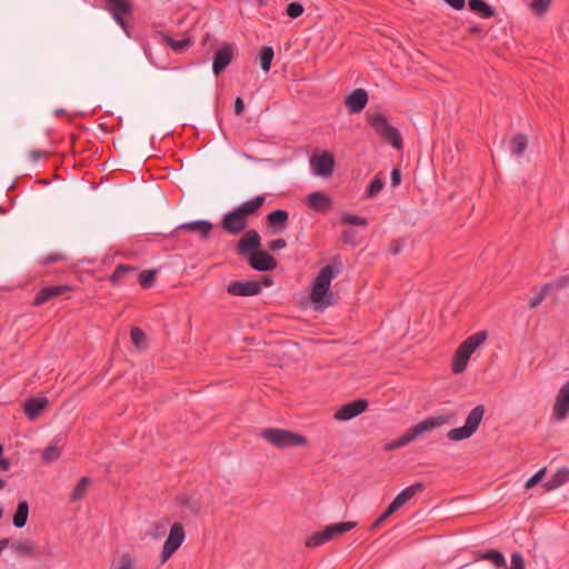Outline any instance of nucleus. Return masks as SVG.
Wrapping results in <instances>:
<instances>
[{"label": "nucleus", "instance_id": "nucleus-26", "mask_svg": "<svg viewBox=\"0 0 569 569\" xmlns=\"http://www.w3.org/2000/svg\"><path fill=\"white\" fill-rule=\"evenodd\" d=\"M29 516V503L27 500L18 502L17 509L13 513L12 523L17 528H23L27 525Z\"/></svg>", "mask_w": 569, "mask_h": 569}, {"label": "nucleus", "instance_id": "nucleus-55", "mask_svg": "<svg viewBox=\"0 0 569 569\" xmlns=\"http://www.w3.org/2000/svg\"><path fill=\"white\" fill-rule=\"evenodd\" d=\"M401 181V173L398 168H393L391 171V183L392 186H398Z\"/></svg>", "mask_w": 569, "mask_h": 569}, {"label": "nucleus", "instance_id": "nucleus-33", "mask_svg": "<svg viewBox=\"0 0 569 569\" xmlns=\"http://www.w3.org/2000/svg\"><path fill=\"white\" fill-rule=\"evenodd\" d=\"M381 138L389 142L390 144H392V147H395L396 149L400 150L402 147H403V141H402V138H401V134L400 132L398 131L397 128L395 127H391L390 129H388L386 132H383V134L381 136Z\"/></svg>", "mask_w": 569, "mask_h": 569}, {"label": "nucleus", "instance_id": "nucleus-59", "mask_svg": "<svg viewBox=\"0 0 569 569\" xmlns=\"http://www.w3.org/2000/svg\"><path fill=\"white\" fill-rule=\"evenodd\" d=\"M10 467H11V462H10V460H9L8 458H3V457H2V458L0 459V469H1L2 471H8V470L10 469Z\"/></svg>", "mask_w": 569, "mask_h": 569}, {"label": "nucleus", "instance_id": "nucleus-10", "mask_svg": "<svg viewBox=\"0 0 569 569\" xmlns=\"http://www.w3.org/2000/svg\"><path fill=\"white\" fill-rule=\"evenodd\" d=\"M248 220L237 210L223 214L220 227L229 234H239L246 230Z\"/></svg>", "mask_w": 569, "mask_h": 569}, {"label": "nucleus", "instance_id": "nucleus-32", "mask_svg": "<svg viewBox=\"0 0 569 569\" xmlns=\"http://www.w3.org/2000/svg\"><path fill=\"white\" fill-rule=\"evenodd\" d=\"M569 481V469L566 467L560 468L548 481L547 488L555 489Z\"/></svg>", "mask_w": 569, "mask_h": 569}, {"label": "nucleus", "instance_id": "nucleus-30", "mask_svg": "<svg viewBox=\"0 0 569 569\" xmlns=\"http://www.w3.org/2000/svg\"><path fill=\"white\" fill-rule=\"evenodd\" d=\"M91 483V478L89 477H82L80 478L79 482L76 485L74 489L72 490L69 500L70 502H77L84 498L87 489L89 485Z\"/></svg>", "mask_w": 569, "mask_h": 569}, {"label": "nucleus", "instance_id": "nucleus-24", "mask_svg": "<svg viewBox=\"0 0 569 569\" xmlns=\"http://www.w3.org/2000/svg\"><path fill=\"white\" fill-rule=\"evenodd\" d=\"M569 412V393H558L552 416L556 420L562 421L567 418Z\"/></svg>", "mask_w": 569, "mask_h": 569}, {"label": "nucleus", "instance_id": "nucleus-38", "mask_svg": "<svg viewBox=\"0 0 569 569\" xmlns=\"http://www.w3.org/2000/svg\"><path fill=\"white\" fill-rule=\"evenodd\" d=\"M551 289H552V284H550V283L543 284L541 287L539 293L530 299L529 307L531 309L538 307L548 297Z\"/></svg>", "mask_w": 569, "mask_h": 569}, {"label": "nucleus", "instance_id": "nucleus-52", "mask_svg": "<svg viewBox=\"0 0 569 569\" xmlns=\"http://www.w3.org/2000/svg\"><path fill=\"white\" fill-rule=\"evenodd\" d=\"M406 435L409 438L410 442L415 441L416 439L422 437L420 433V430L417 425L411 426L406 430Z\"/></svg>", "mask_w": 569, "mask_h": 569}, {"label": "nucleus", "instance_id": "nucleus-61", "mask_svg": "<svg viewBox=\"0 0 569 569\" xmlns=\"http://www.w3.org/2000/svg\"><path fill=\"white\" fill-rule=\"evenodd\" d=\"M320 533L322 535L323 540L326 542H328L329 540L332 539V535H331V532L329 531V529L327 527L323 530H321Z\"/></svg>", "mask_w": 569, "mask_h": 569}, {"label": "nucleus", "instance_id": "nucleus-58", "mask_svg": "<svg viewBox=\"0 0 569 569\" xmlns=\"http://www.w3.org/2000/svg\"><path fill=\"white\" fill-rule=\"evenodd\" d=\"M257 282L260 283V290L262 289V287H270L273 284V280L269 276L262 277L261 280Z\"/></svg>", "mask_w": 569, "mask_h": 569}, {"label": "nucleus", "instance_id": "nucleus-56", "mask_svg": "<svg viewBox=\"0 0 569 569\" xmlns=\"http://www.w3.org/2000/svg\"><path fill=\"white\" fill-rule=\"evenodd\" d=\"M387 520V518L381 513L370 526L369 530L370 531H375L377 530L385 521Z\"/></svg>", "mask_w": 569, "mask_h": 569}, {"label": "nucleus", "instance_id": "nucleus-48", "mask_svg": "<svg viewBox=\"0 0 569 569\" xmlns=\"http://www.w3.org/2000/svg\"><path fill=\"white\" fill-rule=\"evenodd\" d=\"M550 2L551 0H533L531 2V8L537 13H545L549 8Z\"/></svg>", "mask_w": 569, "mask_h": 569}, {"label": "nucleus", "instance_id": "nucleus-47", "mask_svg": "<svg viewBox=\"0 0 569 569\" xmlns=\"http://www.w3.org/2000/svg\"><path fill=\"white\" fill-rule=\"evenodd\" d=\"M546 473V468H542L540 469L539 471H537L532 477H530L526 483H525V488L526 489H531L533 488L535 486H537L543 478Z\"/></svg>", "mask_w": 569, "mask_h": 569}, {"label": "nucleus", "instance_id": "nucleus-11", "mask_svg": "<svg viewBox=\"0 0 569 569\" xmlns=\"http://www.w3.org/2000/svg\"><path fill=\"white\" fill-rule=\"evenodd\" d=\"M74 290L73 287L69 284H56V286H47L41 288L34 296L32 301V306L41 307L48 301L62 296L67 292H72Z\"/></svg>", "mask_w": 569, "mask_h": 569}, {"label": "nucleus", "instance_id": "nucleus-44", "mask_svg": "<svg viewBox=\"0 0 569 569\" xmlns=\"http://www.w3.org/2000/svg\"><path fill=\"white\" fill-rule=\"evenodd\" d=\"M410 443V440L409 438L407 437L406 432L400 436L398 439L389 442L386 445L385 449L390 451V450H396V449H399V448H402V447H406Z\"/></svg>", "mask_w": 569, "mask_h": 569}, {"label": "nucleus", "instance_id": "nucleus-21", "mask_svg": "<svg viewBox=\"0 0 569 569\" xmlns=\"http://www.w3.org/2000/svg\"><path fill=\"white\" fill-rule=\"evenodd\" d=\"M289 219V213L286 210H274L267 216L268 224L276 233L286 229Z\"/></svg>", "mask_w": 569, "mask_h": 569}, {"label": "nucleus", "instance_id": "nucleus-60", "mask_svg": "<svg viewBox=\"0 0 569 569\" xmlns=\"http://www.w3.org/2000/svg\"><path fill=\"white\" fill-rule=\"evenodd\" d=\"M166 533V525L157 523L154 537H160Z\"/></svg>", "mask_w": 569, "mask_h": 569}, {"label": "nucleus", "instance_id": "nucleus-63", "mask_svg": "<svg viewBox=\"0 0 569 569\" xmlns=\"http://www.w3.org/2000/svg\"><path fill=\"white\" fill-rule=\"evenodd\" d=\"M397 510L392 508V505L389 503L387 509L382 512V515L388 519L391 515H393Z\"/></svg>", "mask_w": 569, "mask_h": 569}, {"label": "nucleus", "instance_id": "nucleus-3", "mask_svg": "<svg viewBox=\"0 0 569 569\" xmlns=\"http://www.w3.org/2000/svg\"><path fill=\"white\" fill-rule=\"evenodd\" d=\"M487 331H478L468 337L455 351L452 357V371L460 373L466 370L471 355L487 340Z\"/></svg>", "mask_w": 569, "mask_h": 569}, {"label": "nucleus", "instance_id": "nucleus-64", "mask_svg": "<svg viewBox=\"0 0 569 569\" xmlns=\"http://www.w3.org/2000/svg\"><path fill=\"white\" fill-rule=\"evenodd\" d=\"M470 34H480L482 32V28L479 26H472L468 29Z\"/></svg>", "mask_w": 569, "mask_h": 569}, {"label": "nucleus", "instance_id": "nucleus-43", "mask_svg": "<svg viewBox=\"0 0 569 569\" xmlns=\"http://www.w3.org/2000/svg\"><path fill=\"white\" fill-rule=\"evenodd\" d=\"M64 260H66V256L63 253L52 252V253L41 257L39 260V263L42 266H47L50 263H56V262H60V261H64Z\"/></svg>", "mask_w": 569, "mask_h": 569}, {"label": "nucleus", "instance_id": "nucleus-19", "mask_svg": "<svg viewBox=\"0 0 569 569\" xmlns=\"http://www.w3.org/2000/svg\"><path fill=\"white\" fill-rule=\"evenodd\" d=\"M423 489L425 485L422 482H416L405 488L390 502L392 505V508H395L396 510L400 509L405 503L410 501L417 493L422 492Z\"/></svg>", "mask_w": 569, "mask_h": 569}, {"label": "nucleus", "instance_id": "nucleus-50", "mask_svg": "<svg viewBox=\"0 0 569 569\" xmlns=\"http://www.w3.org/2000/svg\"><path fill=\"white\" fill-rule=\"evenodd\" d=\"M117 569H134L133 559L129 553H123L120 557L119 567Z\"/></svg>", "mask_w": 569, "mask_h": 569}, {"label": "nucleus", "instance_id": "nucleus-1", "mask_svg": "<svg viewBox=\"0 0 569 569\" xmlns=\"http://www.w3.org/2000/svg\"><path fill=\"white\" fill-rule=\"evenodd\" d=\"M261 237L254 229L243 233L237 243L238 254L248 260L249 266L257 271H271L277 267V260L267 251L260 250Z\"/></svg>", "mask_w": 569, "mask_h": 569}, {"label": "nucleus", "instance_id": "nucleus-22", "mask_svg": "<svg viewBox=\"0 0 569 569\" xmlns=\"http://www.w3.org/2000/svg\"><path fill=\"white\" fill-rule=\"evenodd\" d=\"M264 202V196H257L250 200L242 202L236 209L248 220V217L257 213Z\"/></svg>", "mask_w": 569, "mask_h": 569}, {"label": "nucleus", "instance_id": "nucleus-13", "mask_svg": "<svg viewBox=\"0 0 569 569\" xmlns=\"http://www.w3.org/2000/svg\"><path fill=\"white\" fill-rule=\"evenodd\" d=\"M137 270L138 268L134 266L120 263L116 267L112 274H110L109 281L114 287L133 283Z\"/></svg>", "mask_w": 569, "mask_h": 569}, {"label": "nucleus", "instance_id": "nucleus-6", "mask_svg": "<svg viewBox=\"0 0 569 569\" xmlns=\"http://www.w3.org/2000/svg\"><path fill=\"white\" fill-rule=\"evenodd\" d=\"M475 559L476 560H488L497 568L526 569L525 558L518 551L511 553L510 567L507 566V560H506L503 553L496 549L477 551V552H475Z\"/></svg>", "mask_w": 569, "mask_h": 569}, {"label": "nucleus", "instance_id": "nucleus-14", "mask_svg": "<svg viewBox=\"0 0 569 569\" xmlns=\"http://www.w3.org/2000/svg\"><path fill=\"white\" fill-rule=\"evenodd\" d=\"M313 171L321 177H329L333 172L335 159L331 153L325 151L319 156H313L310 160Z\"/></svg>", "mask_w": 569, "mask_h": 569}, {"label": "nucleus", "instance_id": "nucleus-8", "mask_svg": "<svg viewBox=\"0 0 569 569\" xmlns=\"http://www.w3.org/2000/svg\"><path fill=\"white\" fill-rule=\"evenodd\" d=\"M106 9L110 12L116 22L127 30L128 23L126 17L131 14L132 4L129 0H104Z\"/></svg>", "mask_w": 569, "mask_h": 569}, {"label": "nucleus", "instance_id": "nucleus-54", "mask_svg": "<svg viewBox=\"0 0 569 569\" xmlns=\"http://www.w3.org/2000/svg\"><path fill=\"white\" fill-rule=\"evenodd\" d=\"M234 113L237 116H241L244 112V102L240 97H237L234 100Z\"/></svg>", "mask_w": 569, "mask_h": 569}, {"label": "nucleus", "instance_id": "nucleus-2", "mask_svg": "<svg viewBox=\"0 0 569 569\" xmlns=\"http://www.w3.org/2000/svg\"><path fill=\"white\" fill-rule=\"evenodd\" d=\"M338 274V269L331 264H327L320 269L312 281L310 289V300L317 311H322L333 305V293L331 291V282Z\"/></svg>", "mask_w": 569, "mask_h": 569}, {"label": "nucleus", "instance_id": "nucleus-53", "mask_svg": "<svg viewBox=\"0 0 569 569\" xmlns=\"http://www.w3.org/2000/svg\"><path fill=\"white\" fill-rule=\"evenodd\" d=\"M48 156H49V152L44 151V150H31L29 153V157L33 162H37L40 159L46 158Z\"/></svg>", "mask_w": 569, "mask_h": 569}, {"label": "nucleus", "instance_id": "nucleus-49", "mask_svg": "<svg viewBox=\"0 0 569 569\" xmlns=\"http://www.w3.org/2000/svg\"><path fill=\"white\" fill-rule=\"evenodd\" d=\"M357 232L352 229H346L341 232V239L345 243L355 246Z\"/></svg>", "mask_w": 569, "mask_h": 569}, {"label": "nucleus", "instance_id": "nucleus-5", "mask_svg": "<svg viewBox=\"0 0 569 569\" xmlns=\"http://www.w3.org/2000/svg\"><path fill=\"white\" fill-rule=\"evenodd\" d=\"M260 436L274 447L281 449L303 446L307 443V438L305 436L287 429L266 428L260 432Z\"/></svg>", "mask_w": 569, "mask_h": 569}, {"label": "nucleus", "instance_id": "nucleus-62", "mask_svg": "<svg viewBox=\"0 0 569 569\" xmlns=\"http://www.w3.org/2000/svg\"><path fill=\"white\" fill-rule=\"evenodd\" d=\"M320 533L322 535L323 540L326 542H328L329 540L332 539V535H331V532L329 531V529L327 527L323 530H321Z\"/></svg>", "mask_w": 569, "mask_h": 569}, {"label": "nucleus", "instance_id": "nucleus-40", "mask_svg": "<svg viewBox=\"0 0 569 569\" xmlns=\"http://www.w3.org/2000/svg\"><path fill=\"white\" fill-rule=\"evenodd\" d=\"M61 455L60 449L56 445H49L42 451V460L44 462H52L59 459Z\"/></svg>", "mask_w": 569, "mask_h": 569}, {"label": "nucleus", "instance_id": "nucleus-15", "mask_svg": "<svg viewBox=\"0 0 569 569\" xmlns=\"http://www.w3.org/2000/svg\"><path fill=\"white\" fill-rule=\"evenodd\" d=\"M233 58V49L230 43H224L218 49L213 57L212 71L216 76H219L231 62Z\"/></svg>", "mask_w": 569, "mask_h": 569}, {"label": "nucleus", "instance_id": "nucleus-28", "mask_svg": "<svg viewBox=\"0 0 569 569\" xmlns=\"http://www.w3.org/2000/svg\"><path fill=\"white\" fill-rule=\"evenodd\" d=\"M469 9L473 12H478L482 18H491L495 16V9L483 0H469Z\"/></svg>", "mask_w": 569, "mask_h": 569}, {"label": "nucleus", "instance_id": "nucleus-27", "mask_svg": "<svg viewBox=\"0 0 569 569\" xmlns=\"http://www.w3.org/2000/svg\"><path fill=\"white\" fill-rule=\"evenodd\" d=\"M177 502L189 510V512L193 516H197L202 508L200 499L196 497H190L187 495H181L177 497Z\"/></svg>", "mask_w": 569, "mask_h": 569}, {"label": "nucleus", "instance_id": "nucleus-41", "mask_svg": "<svg viewBox=\"0 0 569 569\" xmlns=\"http://www.w3.org/2000/svg\"><path fill=\"white\" fill-rule=\"evenodd\" d=\"M383 186H385V182L380 178H378V177L373 178L366 190V196L367 197L377 196L383 189Z\"/></svg>", "mask_w": 569, "mask_h": 569}, {"label": "nucleus", "instance_id": "nucleus-35", "mask_svg": "<svg viewBox=\"0 0 569 569\" xmlns=\"http://www.w3.org/2000/svg\"><path fill=\"white\" fill-rule=\"evenodd\" d=\"M131 342L137 349H146L147 348V336L142 329L139 327H133L130 330Z\"/></svg>", "mask_w": 569, "mask_h": 569}, {"label": "nucleus", "instance_id": "nucleus-57", "mask_svg": "<svg viewBox=\"0 0 569 569\" xmlns=\"http://www.w3.org/2000/svg\"><path fill=\"white\" fill-rule=\"evenodd\" d=\"M450 7L456 10H461L465 7V0H445Z\"/></svg>", "mask_w": 569, "mask_h": 569}, {"label": "nucleus", "instance_id": "nucleus-51", "mask_svg": "<svg viewBox=\"0 0 569 569\" xmlns=\"http://www.w3.org/2000/svg\"><path fill=\"white\" fill-rule=\"evenodd\" d=\"M287 246V241L282 238L273 239L268 243L271 251L283 249Z\"/></svg>", "mask_w": 569, "mask_h": 569}, {"label": "nucleus", "instance_id": "nucleus-29", "mask_svg": "<svg viewBox=\"0 0 569 569\" xmlns=\"http://www.w3.org/2000/svg\"><path fill=\"white\" fill-rule=\"evenodd\" d=\"M368 122L380 137L392 127L389 124L387 118L381 113L369 116Z\"/></svg>", "mask_w": 569, "mask_h": 569}, {"label": "nucleus", "instance_id": "nucleus-37", "mask_svg": "<svg viewBox=\"0 0 569 569\" xmlns=\"http://www.w3.org/2000/svg\"><path fill=\"white\" fill-rule=\"evenodd\" d=\"M340 222L342 224H350V226H360V227H367L368 221L366 218L345 212L341 214Z\"/></svg>", "mask_w": 569, "mask_h": 569}, {"label": "nucleus", "instance_id": "nucleus-46", "mask_svg": "<svg viewBox=\"0 0 569 569\" xmlns=\"http://www.w3.org/2000/svg\"><path fill=\"white\" fill-rule=\"evenodd\" d=\"M326 543L320 531L313 532L306 541V546L309 548H316Z\"/></svg>", "mask_w": 569, "mask_h": 569}, {"label": "nucleus", "instance_id": "nucleus-9", "mask_svg": "<svg viewBox=\"0 0 569 569\" xmlns=\"http://www.w3.org/2000/svg\"><path fill=\"white\" fill-rule=\"evenodd\" d=\"M368 407L369 401L367 399L359 398L341 406L335 412L333 418L339 421H348L363 413Z\"/></svg>", "mask_w": 569, "mask_h": 569}, {"label": "nucleus", "instance_id": "nucleus-31", "mask_svg": "<svg viewBox=\"0 0 569 569\" xmlns=\"http://www.w3.org/2000/svg\"><path fill=\"white\" fill-rule=\"evenodd\" d=\"M528 147V138L523 133H519L511 139L510 149L512 154L522 156Z\"/></svg>", "mask_w": 569, "mask_h": 569}, {"label": "nucleus", "instance_id": "nucleus-45", "mask_svg": "<svg viewBox=\"0 0 569 569\" xmlns=\"http://www.w3.org/2000/svg\"><path fill=\"white\" fill-rule=\"evenodd\" d=\"M303 11L305 8L299 2H291L287 7V14L293 19L299 18L303 13Z\"/></svg>", "mask_w": 569, "mask_h": 569}, {"label": "nucleus", "instance_id": "nucleus-39", "mask_svg": "<svg viewBox=\"0 0 569 569\" xmlns=\"http://www.w3.org/2000/svg\"><path fill=\"white\" fill-rule=\"evenodd\" d=\"M156 281V271L154 270H144L139 273L138 282L143 289H149L153 286Z\"/></svg>", "mask_w": 569, "mask_h": 569}, {"label": "nucleus", "instance_id": "nucleus-4", "mask_svg": "<svg viewBox=\"0 0 569 569\" xmlns=\"http://www.w3.org/2000/svg\"><path fill=\"white\" fill-rule=\"evenodd\" d=\"M486 407L483 405L476 406L467 416L465 425L448 431L447 438L451 441H462L471 438L483 419Z\"/></svg>", "mask_w": 569, "mask_h": 569}, {"label": "nucleus", "instance_id": "nucleus-17", "mask_svg": "<svg viewBox=\"0 0 569 569\" xmlns=\"http://www.w3.org/2000/svg\"><path fill=\"white\" fill-rule=\"evenodd\" d=\"M307 204L310 209L323 213L329 212L333 207L332 199L320 191L308 194Z\"/></svg>", "mask_w": 569, "mask_h": 569}, {"label": "nucleus", "instance_id": "nucleus-16", "mask_svg": "<svg viewBox=\"0 0 569 569\" xmlns=\"http://www.w3.org/2000/svg\"><path fill=\"white\" fill-rule=\"evenodd\" d=\"M368 93L365 89H356L345 99V104L350 113L361 112L368 103Z\"/></svg>", "mask_w": 569, "mask_h": 569}, {"label": "nucleus", "instance_id": "nucleus-12", "mask_svg": "<svg viewBox=\"0 0 569 569\" xmlns=\"http://www.w3.org/2000/svg\"><path fill=\"white\" fill-rule=\"evenodd\" d=\"M227 292L237 297H251L260 293V283L253 280H234L230 281Z\"/></svg>", "mask_w": 569, "mask_h": 569}, {"label": "nucleus", "instance_id": "nucleus-25", "mask_svg": "<svg viewBox=\"0 0 569 569\" xmlns=\"http://www.w3.org/2000/svg\"><path fill=\"white\" fill-rule=\"evenodd\" d=\"M9 547L18 556L34 557V542L31 539L9 541Z\"/></svg>", "mask_w": 569, "mask_h": 569}, {"label": "nucleus", "instance_id": "nucleus-42", "mask_svg": "<svg viewBox=\"0 0 569 569\" xmlns=\"http://www.w3.org/2000/svg\"><path fill=\"white\" fill-rule=\"evenodd\" d=\"M167 44L174 51L180 52L190 44L189 39L174 40L171 37H166Z\"/></svg>", "mask_w": 569, "mask_h": 569}, {"label": "nucleus", "instance_id": "nucleus-34", "mask_svg": "<svg viewBox=\"0 0 569 569\" xmlns=\"http://www.w3.org/2000/svg\"><path fill=\"white\" fill-rule=\"evenodd\" d=\"M357 526L356 521H342L337 523L328 525L327 528L332 535V538L339 535H343Z\"/></svg>", "mask_w": 569, "mask_h": 569}, {"label": "nucleus", "instance_id": "nucleus-23", "mask_svg": "<svg viewBox=\"0 0 569 569\" xmlns=\"http://www.w3.org/2000/svg\"><path fill=\"white\" fill-rule=\"evenodd\" d=\"M450 415L429 417L416 425L418 426L420 433L423 436V433L448 423L450 421Z\"/></svg>", "mask_w": 569, "mask_h": 569}, {"label": "nucleus", "instance_id": "nucleus-7", "mask_svg": "<svg viewBox=\"0 0 569 569\" xmlns=\"http://www.w3.org/2000/svg\"><path fill=\"white\" fill-rule=\"evenodd\" d=\"M186 533L181 523L174 522L169 531V535L163 543L160 560L161 563L167 562L170 557L180 548L184 540Z\"/></svg>", "mask_w": 569, "mask_h": 569}, {"label": "nucleus", "instance_id": "nucleus-36", "mask_svg": "<svg viewBox=\"0 0 569 569\" xmlns=\"http://www.w3.org/2000/svg\"><path fill=\"white\" fill-rule=\"evenodd\" d=\"M274 52L272 47L263 46L260 52V66L261 69L268 72L271 68V62L273 59Z\"/></svg>", "mask_w": 569, "mask_h": 569}, {"label": "nucleus", "instance_id": "nucleus-20", "mask_svg": "<svg viewBox=\"0 0 569 569\" xmlns=\"http://www.w3.org/2000/svg\"><path fill=\"white\" fill-rule=\"evenodd\" d=\"M178 230L198 232L201 238L207 239L212 231V223L208 220H197L180 224Z\"/></svg>", "mask_w": 569, "mask_h": 569}, {"label": "nucleus", "instance_id": "nucleus-18", "mask_svg": "<svg viewBox=\"0 0 569 569\" xmlns=\"http://www.w3.org/2000/svg\"><path fill=\"white\" fill-rule=\"evenodd\" d=\"M49 400L46 397H30L23 403V412L31 421L36 420L48 407Z\"/></svg>", "mask_w": 569, "mask_h": 569}]
</instances>
